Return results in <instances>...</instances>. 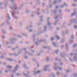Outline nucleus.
<instances>
[{
    "label": "nucleus",
    "instance_id": "19",
    "mask_svg": "<svg viewBox=\"0 0 77 77\" xmlns=\"http://www.w3.org/2000/svg\"><path fill=\"white\" fill-rule=\"evenodd\" d=\"M8 3V1H6L5 4V8H6V7H7V3Z\"/></svg>",
    "mask_w": 77,
    "mask_h": 77
},
{
    "label": "nucleus",
    "instance_id": "6",
    "mask_svg": "<svg viewBox=\"0 0 77 77\" xmlns=\"http://www.w3.org/2000/svg\"><path fill=\"white\" fill-rule=\"evenodd\" d=\"M50 66V65H47L45 66L44 68V70L45 71H47V69L48 67Z\"/></svg>",
    "mask_w": 77,
    "mask_h": 77
},
{
    "label": "nucleus",
    "instance_id": "58",
    "mask_svg": "<svg viewBox=\"0 0 77 77\" xmlns=\"http://www.w3.org/2000/svg\"><path fill=\"white\" fill-rule=\"evenodd\" d=\"M75 46H76V44H74L72 46L73 48H74V47H75Z\"/></svg>",
    "mask_w": 77,
    "mask_h": 77
},
{
    "label": "nucleus",
    "instance_id": "7",
    "mask_svg": "<svg viewBox=\"0 0 77 77\" xmlns=\"http://www.w3.org/2000/svg\"><path fill=\"white\" fill-rule=\"evenodd\" d=\"M62 14H59L58 16H56L55 18V20H57L59 18V17L60 18V19H61V18H62Z\"/></svg>",
    "mask_w": 77,
    "mask_h": 77
},
{
    "label": "nucleus",
    "instance_id": "54",
    "mask_svg": "<svg viewBox=\"0 0 77 77\" xmlns=\"http://www.w3.org/2000/svg\"><path fill=\"white\" fill-rule=\"evenodd\" d=\"M31 51L32 52V53H35V51L33 50H31Z\"/></svg>",
    "mask_w": 77,
    "mask_h": 77
},
{
    "label": "nucleus",
    "instance_id": "43",
    "mask_svg": "<svg viewBox=\"0 0 77 77\" xmlns=\"http://www.w3.org/2000/svg\"><path fill=\"white\" fill-rule=\"evenodd\" d=\"M5 58V57L4 56H2L0 57V59H4Z\"/></svg>",
    "mask_w": 77,
    "mask_h": 77
},
{
    "label": "nucleus",
    "instance_id": "11",
    "mask_svg": "<svg viewBox=\"0 0 77 77\" xmlns=\"http://www.w3.org/2000/svg\"><path fill=\"white\" fill-rule=\"evenodd\" d=\"M50 19V17H48L47 19V20L48 22V26H51V23L49 22V20Z\"/></svg>",
    "mask_w": 77,
    "mask_h": 77
},
{
    "label": "nucleus",
    "instance_id": "29",
    "mask_svg": "<svg viewBox=\"0 0 77 77\" xmlns=\"http://www.w3.org/2000/svg\"><path fill=\"white\" fill-rule=\"evenodd\" d=\"M44 32H46L47 31V26H44Z\"/></svg>",
    "mask_w": 77,
    "mask_h": 77
},
{
    "label": "nucleus",
    "instance_id": "50",
    "mask_svg": "<svg viewBox=\"0 0 77 77\" xmlns=\"http://www.w3.org/2000/svg\"><path fill=\"white\" fill-rule=\"evenodd\" d=\"M16 75L17 76H19V75H20V73H18L16 74Z\"/></svg>",
    "mask_w": 77,
    "mask_h": 77
},
{
    "label": "nucleus",
    "instance_id": "10",
    "mask_svg": "<svg viewBox=\"0 0 77 77\" xmlns=\"http://www.w3.org/2000/svg\"><path fill=\"white\" fill-rule=\"evenodd\" d=\"M60 54L61 56H62V57H63V58H65V54L60 53Z\"/></svg>",
    "mask_w": 77,
    "mask_h": 77
},
{
    "label": "nucleus",
    "instance_id": "48",
    "mask_svg": "<svg viewBox=\"0 0 77 77\" xmlns=\"http://www.w3.org/2000/svg\"><path fill=\"white\" fill-rule=\"evenodd\" d=\"M24 57L26 59H28V57L27 56H25Z\"/></svg>",
    "mask_w": 77,
    "mask_h": 77
},
{
    "label": "nucleus",
    "instance_id": "63",
    "mask_svg": "<svg viewBox=\"0 0 77 77\" xmlns=\"http://www.w3.org/2000/svg\"><path fill=\"white\" fill-rule=\"evenodd\" d=\"M54 39V38L53 37H51V41H53Z\"/></svg>",
    "mask_w": 77,
    "mask_h": 77
},
{
    "label": "nucleus",
    "instance_id": "2",
    "mask_svg": "<svg viewBox=\"0 0 77 77\" xmlns=\"http://www.w3.org/2000/svg\"><path fill=\"white\" fill-rule=\"evenodd\" d=\"M57 63H54V69L55 70H57V69H60V71L62 70V68L61 67H59V66H57L56 67V66H57Z\"/></svg>",
    "mask_w": 77,
    "mask_h": 77
},
{
    "label": "nucleus",
    "instance_id": "40",
    "mask_svg": "<svg viewBox=\"0 0 77 77\" xmlns=\"http://www.w3.org/2000/svg\"><path fill=\"white\" fill-rule=\"evenodd\" d=\"M28 54L29 55V56H33V54L32 53H29Z\"/></svg>",
    "mask_w": 77,
    "mask_h": 77
},
{
    "label": "nucleus",
    "instance_id": "23",
    "mask_svg": "<svg viewBox=\"0 0 77 77\" xmlns=\"http://www.w3.org/2000/svg\"><path fill=\"white\" fill-rule=\"evenodd\" d=\"M37 41H38V42H44V41H45V40L44 39H42L40 41H38V39H37Z\"/></svg>",
    "mask_w": 77,
    "mask_h": 77
},
{
    "label": "nucleus",
    "instance_id": "57",
    "mask_svg": "<svg viewBox=\"0 0 77 77\" xmlns=\"http://www.w3.org/2000/svg\"><path fill=\"white\" fill-rule=\"evenodd\" d=\"M52 75H53V77H55V75H54V73H51Z\"/></svg>",
    "mask_w": 77,
    "mask_h": 77
},
{
    "label": "nucleus",
    "instance_id": "9",
    "mask_svg": "<svg viewBox=\"0 0 77 77\" xmlns=\"http://www.w3.org/2000/svg\"><path fill=\"white\" fill-rule=\"evenodd\" d=\"M74 60L75 62H76V61H77V57H76V56H77V53L75 54H74Z\"/></svg>",
    "mask_w": 77,
    "mask_h": 77
},
{
    "label": "nucleus",
    "instance_id": "56",
    "mask_svg": "<svg viewBox=\"0 0 77 77\" xmlns=\"http://www.w3.org/2000/svg\"><path fill=\"white\" fill-rule=\"evenodd\" d=\"M27 53H28L29 54V52H28V51H25L24 53L25 54H27Z\"/></svg>",
    "mask_w": 77,
    "mask_h": 77
},
{
    "label": "nucleus",
    "instance_id": "61",
    "mask_svg": "<svg viewBox=\"0 0 77 77\" xmlns=\"http://www.w3.org/2000/svg\"><path fill=\"white\" fill-rule=\"evenodd\" d=\"M5 24V23H2V24H1V26H4V25Z\"/></svg>",
    "mask_w": 77,
    "mask_h": 77
},
{
    "label": "nucleus",
    "instance_id": "42",
    "mask_svg": "<svg viewBox=\"0 0 77 77\" xmlns=\"http://www.w3.org/2000/svg\"><path fill=\"white\" fill-rule=\"evenodd\" d=\"M72 6H73V7H75V6H76V4H72Z\"/></svg>",
    "mask_w": 77,
    "mask_h": 77
},
{
    "label": "nucleus",
    "instance_id": "60",
    "mask_svg": "<svg viewBox=\"0 0 77 77\" xmlns=\"http://www.w3.org/2000/svg\"><path fill=\"white\" fill-rule=\"evenodd\" d=\"M57 74L58 75H59L60 74V73H59V72H57Z\"/></svg>",
    "mask_w": 77,
    "mask_h": 77
},
{
    "label": "nucleus",
    "instance_id": "37",
    "mask_svg": "<svg viewBox=\"0 0 77 77\" xmlns=\"http://www.w3.org/2000/svg\"><path fill=\"white\" fill-rule=\"evenodd\" d=\"M77 9L76 8L74 9H73V12H76L77 11Z\"/></svg>",
    "mask_w": 77,
    "mask_h": 77
},
{
    "label": "nucleus",
    "instance_id": "16",
    "mask_svg": "<svg viewBox=\"0 0 77 77\" xmlns=\"http://www.w3.org/2000/svg\"><path fill=\"white\" fill-rule=\"evenodd\" d=\"M52 44L54 47H56L57 46V43L54 42H52Z\"/></svg>",
    "mask_w": 77,
    "mask_h": 77
},
{
    "label": "nucleus",
    "instance_id": "53",
    "mask_svg": "<svg viewBox=\"0 0 77 77\" xmlns=\"http://www.w3.org/2000/svg\"><path fill=\"white\" fill-rule=\"evenodd\" d=\"M32 60L33 61H34V62H36L37 61V60H35V59L33 58L32 59Z\"/></svg>",
    "mask_w": 77,
    "mask_h": 77
},
{
    "label": "nucleus",
    "instance_id": "20",
    "mask_svg": "<svg viewBox=\"0 0 77 77\" xmlns=\"http://www.w3.org/2000/svg\"><path fill=\"white\" fill-rule=\"evenodd\" d=\"M23 66H24V67H25V69H29V68L28 67L26 66V64H24L23 65Z\"/></svg>",
    "mask_w": 77,
    "mask_h": 77
},
{
    "label": "nucleus",
    "instance_id": "62",
    "mask_svg": "<svg viewBox=\"0 0 77 77\" xmlns=\"http://www.w3.org/2000/svg\"><path fill=\"white\" fill-rule=\"evenodd\" d=\"M3 4V3L2 2H0V6H2V5Z\"/></svg>",
    "mask_w": 77,
    "mask_h": 77
},
{
    "label": "nucleus",
    "instance_id": "55",
    "mask_svg": "<svg viewBox=\"0 0 77 77\" xmlns=\"http://www.w3.org/2000/svg\"><path fill=\"white\" fill-rule=\"evenodd\" d=\"M10 1L11 3H14V1H15V0H10Z\"/></svg>",
    "mask_w": 77,
    "mask_h": 77
},
{
    "label": "nucleus",
    "instance_id": "38",
    "mask_svg": "<svg viewBox=\"0 0 77 77\" xmlns=\"http://www.w3.org/2000/svg\"><path fill=\"white\" fill-rule=\"evenodd\" d=\"M71 70H67L66 71V72H67V73H69V72H71Z\"/></svg>",
    "mask_w": 77,
    "mask_h": 77
},
{
    "label": "nucleus",
    "instance_id": "27",
    "mask_svg": "<svg viewBox=\"0 0 77 77\" xmlns=\"http://www.w3.org/2000/svg\"><path fill=\"white\" fill-rule=\"evenodd\" d=\"M64 42H65V39L63 38L61 41V43H63Z\"/></svg>",
    "mask_w": 77,
    "mask_h": 77
},
{
    "label": "nucleus",
    "instance_id": "3",
    "mask_svg": "<svg viewBox=\"0 0 77 77\" xmlns=\"http://www.w3.org/2000/svg\"><path fill=\"white\" fill-rule=\"evenodd\" d=\"M10 8L11 9H12V10H14V9L15 10H17V9H18V6H17V5L14 4V7L11 6L10 7Z\"/></svg>",
    "mask_w": 77,
    "mask_h": 77
},
{
    "label": "nucleus",
    "instance_id": "30",
    "mask_svg": "<svg viewBox=\"0 0 77 77\" xmlns=\"http://www.w3.org/2000/svg\"><path fill=\"white\" fill-rule=\"evenodd\" d=\"M12 66H7V68H12Z\"/></svg>",
    "mask_w": 77,
    "mask_h": 77
},
{
    "label": "nucleus",
    "instance_id": "44",
    "mask_svg": "<svg viewBox=\"0 0 77 77\" xmlns=\"http://www.w3.org/2000/svg\"><path fill=\"white\" fill-rule=\"evenodd\" d=\"M49 7H50V8H52V5L51 4H49Z\"/></svg>",
    "mask_w": 77,
    "mask_h": 77
},
{
    "label": "nucleus",
    "instance_id": "17",
    "mask_svg": "<svg viewBox=\"0 0 77 77\" xmlns=\"http://www.w3.org/2000/svg\"><path fill=\"white\" fill-rule=\"evenodd\" d=\"M32 25H30L29 26H26V29H29V28H31V27H32Z\"/></svg>",
    "mask_w": 77,
    "mask_h": 77
},
{
    "label": "nucleus",
    "instance_id": "64",
    "mask_svg": "<svg viewBox=\"0 0 77 77\" xmlns=\"http://www.w3.org/2000/svg\"><path fill=\"white\" fill-rule=\"evenodd\" d=\"M39 14H40V12H37V15H39Z\"/></svg>",
    "mask_w": 77,
    "mask_h": 77
},
{
    "label": "nucleus",
    "instance_id": "12",
    "mask_svg": "<svg viewBox=\"0 0 77 77\" xmlns=\"http://www.w3.org/2000/svg\"><path fill=\"white\" fill-rule=\"evenodd\" d=\"M39 72H40V71H38L37 72L35 71L34 72L33 74L34 75H36V74H37L38 73L39 74Z\"/></svg>",
    "mask_w": 77,
    "mask_h": 77
},
{
    "label": "nucleus",
    "instance_id": "45",
    "mask_svg": "<svg viewBox=\"0 0 77 77\" xmlns=\"http://www.w3.org/2000/svg\"><path fill=\"white\" fill-rule=\"evenodd\" d=\"M64 6H66V7H67L68 6V4H66V3H64Z\"/></svg>",
    "mask_w": 77,
    "mask_h": 77
},
{
    "label": "nucleus",
    "instance_id": "52",
    "mask_svg": "<svg viewBox=\"0 0 77 77\" xmlns=\"http://www.w3.org/2000/svg\"><path fill=\"white\" fill-rule=\"evenodd\" d=\"M17 37H18V38H22V36H21V35H19L17 36Z\"/></svg>",
    "mask_w": 77,
    "mask_h": 77
},
{
    "label": "nucleus",
    "instance_id": "46",
    "mask_svg": "<svg viewBox=\"0 0 77 77\" xmlns=\"http://www.w3.org/2000/svg\"><path fill=\"white\" fill-rule=\"evenodd\" d=\"M72 42H73V40H70L69 41V44H71L72 43Z\"/></svg>",
    "mask_w": 77,
    "mask_h": 77
},
{
    "label": "nucleus",
    "instance_id": "51",
    "mask_svg": "<svg viewBox=\"0 0 77 77\" xmlns=\"http://www.w3.org/2000/svg\"><path fill=\"white\" fill-rule=\"evenodd\" d=\"M71 38H72V39H74V36L73 35H72L71 36Z\"/></svg>",
    "mask_w": 77,
    "mask_h": 77
},
{
    "label": "nucleus",
    "instance_id": "8",
    "mask_svg": "<svg viewBox=\"0 0 77 77\" xmlns=\"http://www.w3.org/2000/svg\"><path fill=\"white\" fill-rule=\"evenodd\" d=\"M7 60H9V61H13V62H17V60H13L12 59H11V58H8L7 59Z\"/></svg>",
    "mask_w": 77,
    "mask_h": 77
},
{
    "label": "nucleus",
    "instance_id": "34",
    "mask_svg": "<svg viewBox=\"0 0 77 77\" xmlns=\"http://www.w3.org/2000/svg\"><path fill=\"white\" fill-rule=\"evenodd\" d=\"M43 48H45L46 49H47L49 48V47H48V46H47V47L45 46V47H43Z\"/></svg>",
    "mask_w": 77,
    "mask_h": 77
},
{
    "label": "nucleus",
    "instance_id": "18",
    "mask_svg": "<svg viewBox=\"0 0 77 77\" xmlns=\"http://www.w3.org/2000/svg\"><path fill=\"white\" fill-rule=\"evenodd\" d=\"M11 71V70L9 69V70H5V73H8L9 72V71Z\"/></svg>",
    "mask_w": 77,
    "mask_h": 77
},
{
    "label": "nucleus",
    "instance_id": "28",
    "mask_svg": "<svg viewBox=\"0 0 77 77\" xmlns=\"http://www.w3.org/2000/svg\"><path fill=\"white\" fill-rule=\"evenodd\" d=\"M55 60H59V61H60L61 60V59H58L57 58V57L55 58Z\"/></svg>",
    "mask_w": 77,
    "mask_h": 77
},
{
    "label": "nucleus",
    "instance_id": "47",
    "mask_svg": "<svg viewBox=\"0 0 77 77\" xmlns=\"http://www.w3.org/2000/svg\"><path fill=\"white\" fill-rule=\"evenodd\" d=\"M6 22L8 25H9V21L8 20H6Z\"/></svg>",
    "mask_w": 77,
    "mask_h": 77
},
{
    "label": "nucleus",
    "instance_id": "33",
    "mask_svg": "<svg viewBox=\"0 0 77 77\" xmlns=\"http://www.w3.org/2000/svg\"><path fill=\"white\" fill-rule=\"evenodd\" d=\"M21 35H23L24 36H26V37L27 36V35L26 34L24 33H22Z\"/></svg>",
    "mask_w": 77,
    "mask_h": 77
},
{
    "label": "nucleus",
    "instance_id": "13",
    "mask_svg": "<svg viewBox=\"0 0 77 77\" xmlns=\"http://www.w3.org/2000/svg\"><path fill=\"white\" fill-rule=\"evenodd\" d=\"M55 38H56V39H57L58 40H59V39H60V37L59 36H58V35H55Z\"/></svg>",
    "mask_w": 77,
    "mask_h": 77
},
{
    "label": "nucleus",
    "instance_id": "1",
    "mask_svg": "<svg viewBox=\"0 0 77 77\" xmlns=\"http://www.w3.org/2000/svg\"><path fill=\"white\" fill-rule=\"evenodd\" d=\"M77 22V18L75 19H72L70 21V23L68 24V26H71L72 23H76Z\"/></svg>",
    "mask_w": 77,
    "mask_h": 77
},
{
    "label": "nucleus",
    "instance_id": "5",
    "mask_svg": "<svg viewBox=\"0 0 77 77\" xmlns=\"http://www.w3.org/2000/svg\"><path fill=\"white\" fill-rule=\"evenodd\" d=\"M18 68H19V66H18L17 65H16V67H15V68L13 70V72L14 73H15V72L16 71H17V69Z\"/></svg>",
    "mask_w": 77,
    "mask_h": 77
},
{
    "label": "nucleus",
    "instance_id": "49",
    "mask_svg": "<svg viewBox=\"0 0 77 77\" xmlns=\"http://www.w3.org/2000/svg\"><path fill=\"white\" fill-rule=\"evenodd\" d=\"M74 28L75 29H77V26L76 25H75L74 26Z\"/></svg>",
    "mask_w": 77,
    "mask_h": 77
},
{
    "label": "nucleus",
    "instance_id": "41",
    "mask_svg": "<svg viewBox=\"0 0 77 77\" xmlns=\"http://www.w3.org/2000/svg\"><path fill=\"white\" fill-rule=\"evenodd\" d=\"M66 34H68L69 33V31L67 29L66 31Z\"/></svg>",
    "mask_w": 77,
    "mask_h": 77
},
{
    "label": "nucleus",
    "instance_id": "15",
    "mask_svg": "<svg viewBox=\"0 0 77 77\" xmlns=\"http://www.w3.org/2000/svg\"><path fill=\"white\" fill-rule=\"evenodd\" d=\"M77 12H73V13H72V15H71V17H73V16H74V15H75L76 14H77Z\"/></svg>",
    "mask_w": 77,
    "mask_h": 77
},
{
    "label": "nucleus",
    "instance_id": "21",
    "mask_svg": "<svg viewBox=\"0 0 77 77\" xmlns=\"http://www.w3.org/2000/svg\"><path fill=\"white\" fill-rule=\"evenodd\" d=\"M46 60L47 62H48L50 60L49 59V57H47L46 58Z\"/></svg>",
    "mask_w": 77,
    "mask_h": 77
},
{
    "label": "nucleus",
    "instance_id": "31",
    "mask_svg": "<svg viewBox=\"0 0 77 77\" xmlns=\"http://www.w3.org/2000/svg\"><path fill=\"white\" fill-rule=\"evenodd\" d=\"M2 32H3V33H4L5 34V33H6V32L5 30L4 29L2 30Z\"/></svg>",
    "mask_w": 77,
    "mask_h": 77
},
{
    "label": "nucleus",
    "instance_id": "39",
    "mask_svg": "<svg viewBox=\"0 0 77 77\" xmlns=\"http://www.w3.org/2000/svg\"><path fill=\"white\" fill-rule=\"evenodd\" d=\"M59 51V50H57L55 51V52L56 53V54H58V52Z\"/></svg>",
    "mask_w": 77,
    "mask_h": 77
},
{
    "label": "nucleus",
    "instance_id": "59",
    "mask_svg": "<svg viewBox=\"0 0 77 77\" xmlns=\"http://www.w3.org/2000/svg\"><path fill=\"white\" fill-rule=\"evenodd\" d=\"M14 56H18L17 54L14 53Z\"/></svg>",
    "mask_w": 77,
    "mask_h": 77
},
{
    "label": "nucleus",
    "instance_id": "36",
    "mask_svg": "<svg viewBox=\"0 0 77 77\" xmlns=\"http://www.w3.org/2000/svg\"><path fill=\"white\" fill-rule=\"evenodd\" d=\"M59 21V20H57L54 23V26H56V24H57V22H58V21Z\"/></svg>",
    "mask_w": 77,
    "mask_h": 77
},
{
    "label": "nucleus",
    "instance_id": "22",
    "mask_svg": "<svg viewBox=\"0 0 77 77\" xmlns=\"http://www.w3.org/2000/svg\"><path fill=\"white\" fill-rule=\"evenodd\" d=\"M7 18L9 20H11V17L9 16V14H7Z\"/></svg>",
    "mask_w": 77,
    "mask_h": 77
},
{
    "label": "nucleus",
    "instance_id": "24",
    "mask_svg": "<svg viewBox=\"0 0 77 77\" xmlns=\"http://www.w3.org/2000/svg\"><path fill=\"white\" fill-rule=\"evenodd\" d=\"M53 11V12L54 13V14H56L57 12V9H55L54 11H52V12Z\"/></svg>",
    "mask_w": 77,
    "mask_h": 77
},
{
    "label": "nucleus",
    "instance_id": "25",
    "mask_svg": "<svg viewBox=\"0 0 77 77\" xmlns=\"http://www.w3.org/2000/svg\"><path fill=\"white\" fill-rule=\"evenodd\" d=\"M57 3V0H54V2L53 3V5H54V4H56V3Z\"/></svg>",
    "mask_w": 77,
    "mask_h": 77
},
{
    "label": "nucleus",
    "instance_id": "26",
    "mask_svg": "<svg viewBox=\"0 0 77 77\" xmlns=\"http://www.w3.org/2000/svg\"><path fill=\"white\" fill-rule=\"evenodd\" d=\"M26 14H29L30 13V11L29 10H27L26 11Z\"/></svg>",
    "mask_w": 77,
    "mask_h": 77
},
{
    "label": "nucleus",
    "instance_id": "14",
    "mask_svg": "<svg viewBox=\"0 0 77 77\" xmlns=\"http://www.w3.org/2000/svg\"><path fill=\"white\" fill-rule=\"evenodd\" d=\"M68 45L67 44H66V49L67 51H68Z\"/></svg>",
    "mask_w": 77,
    "mask_h": 77
},
{
    "label": "nucleus",
    "instance_id": "4",
    "mask_svg": "<svg viewBox=\"0 0 77 77\" xmlns=\"http://www.w3.org/2000/svg\"><path fill=\"white\" fill-rule=\"evenodd\" d=\"M17 39L16 38H11L10 39V41H11L12 44H14L15 41H17Z\"/></svg>",
    "mask_w": 77,
    "mask_h": 77
},
{
    "label": "nucleus",
    "instance_id": "32",
    "mask_svg": "<svg viewBox=\"0 0 77 77\" xmlns=\"http://www.w3.org/2000/svg\"><path fill=\"white\" fill-rule=\"evenodd\" d=\"M43 18V16H41L40 17V21L42 22V21H43V20L42 18Z\"/></svg>",
    "mask_w": 77,
    "mask_h": 77
},
{
    "label": "nucleus",
    "instance_id": "35",
    "mask_svg": "<svg viewBox=\"0 0 77 77\" xmlns=\"http://www.w3.org/2000/svg\"><path fill=\"white\" fill-rule=\"evenodd\" d=\"M11 14L12 17H13L14 16V14H15V13L14 12H12L11 13Z\"/></svg>",
    "mask_w": 77,
    "mask_h": 77
}]
</instances>
